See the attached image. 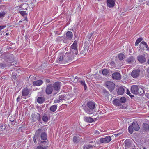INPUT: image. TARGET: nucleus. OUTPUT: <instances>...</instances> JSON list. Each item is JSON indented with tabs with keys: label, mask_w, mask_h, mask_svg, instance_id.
Returning <instances> with one entry per match:
<instances>
[{
	"label": "nucleus",
	"mask_w": 149,
	"mask_h": 149,
	"mask_svg": "<svg viewBox=\"0 0 149 149\" xmlns=\"http://www.w3.org/2000/svg\"><path fill=\"white\" fill-rule=\"evenodd\" d=\"M146 4L147 5L149 6V1H146Z\"/></svg>",
	"instance_id": "nucleus-57"
},
{
	"label": "nucleus",
	"mask_w": 149,
	"mask_h": 149,
	"mask_svg": "<svg viewBox=\"0 0 149 149\" xmlns=\"http://www.w3.org/2000/svg\"><path fill=\"white\" fill-rule=\"evenodd\" d=\"M45 100V99L44 97H38L37 99V102L39 104H42L43 103Z\"/></svg>",
	"instance_id": "nucleus-28"
},
{
	"label": "nucleus",
	"mask_w": 149,
	"mask_h": 149,
	"mask_svg": "<svg viewBox=\"0 0 149 149\" xmlns=\"http://www.w3.org/2000/svg\"><path fill=\"white\" fill-rule=\"evenodd\" d=\"M70 52L72 55H76L78 53L77 42L75 40L71 45L70 48Z\"/></svg>",
	"instance_id": "nucleus-3"
},
{
	"label": "nucleus",
	"mask_w": 149,
	"mask_h": 149,
	"mask_svg": "<svg viewBox=\"0 0 149 149\" xmlns=\"http://www.w3.org/2000/svg\"><path fill=\"white\" fill-rule=\"evenodd\" d=\"M44 80L45 81V83L46 84L50 83L51 81V80L50 79H45Z\"/></svg>",
	"instance_id": "nucleus-48"
},
{
	"label": "nucleus",
	"mask_w": 149,
	"mask_h": 149,
	"mask_svg": "<svg viewBox=\"0 0 149 149\" xmlns=\"http://www.w3.org/2000/svg\"><path fill=\"white\" fill-rule=\"evenodd\" d=\"M53 90L52 84H48L46 86L45 91V93L47 94H51L52 93Z\"/></svg>",
	"instance_id": "nucleus-9"
},
{
	"label": "nucleus",
	"mask_w": 149,
	"mask_h": 149,
	"mask_svg": "<svg viewBox=\"0 0 149 149\" xmlns=\"http://www.w3.org/2000/svg\"><path fill=\"white\" fill-rule=\"evenodd\" d=\"M57 62L60 64H65V62L64 61L63 55H60L57 57Z\"/></svg>",
	"instance_id": "nucleus-18"
},
{
	"label": "nucleus",
	"mask_w": 149,
	"mask_h": 149,
	"mask_svg": "<svg viewBox=\"0 0 149 149\" xmlns=\"http://www.w3.org/2000/svg\"><path fill=\"white\" fill-rule=\"evenodd\" d=\"M145 56V54L139 55L137 56V60L141 63L143 64L146 61Z\"/></svg>",
	"instance_id": "nucleus-10"
},
{
	"label": "nucleus",
	"mask_w": 149,
	"mask_h": 149,
	"mask_svg": "<svg viewBox=\"0 0 149 149\" xmlns=\"http://www.w3.org/2000/svg\"><path fill=\"white\" fill-rule=\"evenodd\" d=\"M114 135L116 137L117 136H119L118 133L115 134Z\"/></svg>",
	"instance_id": "nucleus-62"
},
{
	"label": "nucleus",
	"mask_w": 149,
	"mask_h": 149,
	"mask_svg": "<svg viewBox=\"0 0 149 149\" xmlns=\"http://www.w3.org/2000/svg\"><path fill=\"white\" fill-rule=\"evenodd\" d=\"M145 96L148 98L149 99V93H146Z\"/></svg>",
	"instance_id": "nucleus-52"
},
{
	"label": "nucleus",
	"mask_w": 149,
	"mask_h": 149,
	"mask_svg": "<svg viewBox=\"0 0 149 149\" xmlns=\"http://www.w3.org/2000/svg\"><path fill=\"white\" fill-rule=\"evenodd\" d=\"M70 98V96L66 94H64L60 95L59 96V99L61 100H67Z\"/></svg>",
	"instance_id": "nucleus-14"
},
{
	"label": "nucleus",
	"mask_w": 149,
	"mask_h": 149,
	"mask_svg": "<svg viewBox=\"0 0 149 149\" xmlns=\"http://www.w3.org/2000/svg\"><path fill=\"white\" fill-rule=\"evenodd\" d=\"M125 89L126 90V94H127L129 95L130 94H131V93L129 91V90L127 89V88H125Z\"/></svg>",
	"instance_id": "nucleus-50"
},
{
	"label": "nucleus",
	"mask_w": 149,
	"mask_h": 149,
	"mask_svg": "<svg viewBox=\"0 0 149 149\" xmlns=\"http://www.w3.org/2000/svg\"><path fill=\"white\" fill-rule=\"evenodd\" d=\"M62 40L61 37H58L56 39V41L58 42H61Z\"/></svg>",
	"instance_id": "nucleus-45"
},
{
	"label": "nucleus",
	"mask_w": 149,
	"mask_h": 149,
	"mask_svg": "<svg viewBox=\"0 0 149 149\" xmlns=\"http://www.w3.org/2000/svg\"><path fill=\"white\" fill-rule=\"evenodd\" d=\"M139 86L137 85H133L131 86V92L134 94H138V91Z\"/></svg>",
	"instance_id": "nucleus-15"
},
{
	"label": "nucleus",
	"mask_w": 149,
	"mask_h": 149,
	"mask_svg": "<svg viewBox=\"0 0 149 149\" xmlns=\"http://www.w3.org/2000/svg\"><path fill=\"white\" fill-rule=\"evenodd\" d=\"M75 79H78V80H77V81L78 80H79V77H77V76H76L75 77Z\"/></svg>",
	"instance_id": "nucleus-59"
},
{
	"label": "nucleus",
	"mask_w": 149,
	"mask_h": 149,
	"mask_svg": "<svg viewBox=\"0 0 149 149\" xmlns=\"http://www.w3.org/2000/svg\"><path fill=\"white\" fill-rule=\"evenodd\" d=\"M93 34V32H92L90 34H88L87 36V38L89 39V41H91L92 40V36Z\"/></svg>",
	"instance_id": "nucleus-39"
},
{
	"label": "nucleus",
	"mask_w": 149,
	"mask_h": 149,
	"mask_svg": "<svg viewBox=\"0 0 149 149\" xmlns=\"http://www.w3.org/2000/svg\"><path fill=\"white\" fill-rule=\"evenodd\" d=\"M36 149H46V147H43L41 146H39L37 147Z\"/></svg>",
	"instance_id": "nucleus-46"
},
{
	"label": "nucleus",
	"mask_w": 149,
	"mask_h": 149,
	"mask_svg": "<svg viewBox=\"0 0 149 149\" xmlns=\"http://www.w3.org/2000/svg\"><path fill=\"white\" fill-rule=\"evenodd\" d=\"M147 63L149 65V58L148 59V60L147 61Z\"/></svg>",
	"instance_id": "nucleus-61"
},
{
	"label": "nucleus",
	"mask_w": 149,
	"mask_h": 149,
	"mask_svg": "<svg viewBox=\"0 0 149 149\" xmlns=\"http://www.w3.org/2000/svg\"><path fill=\"white\" fill-rule=\"evenodd\" d=\"M138 94L142 95L144 93V91L143 88L139 86L138 90Z\"/></svg>",
	"instance_id": "nucleus-34"
},
{
	"label": "nucleus",
	"mask_w": 149,
	"mask_h": 149,
	"mask_svg": "<svg viewBox=\"0 0 149 149\" xmlns=\"http://www.w3.org/2000/svg\"><path fill=\"white\" fill-rule=\"evenodd\" d=\"M6 12L4 11H1L0 12V18L3 19L5 17Z\"/></svg>",
	"instance_id": "nucleus-40"
},
{
	"label": "nucleus",
	"mask_w": 149,
	"mask_h": 149,
	"mask_svg": "<svg viewBox=\"0 0 149 149\" xmlns=\"http://www.w3.org/2000/svg\"><path fill=\"white\" fill-rule=\"evenodd\" d=\"M146 0H139V1L140 2H142L144 1H145Z\"/></svg>",
	"instance_id": "nucleus-60"
},
{
	"label": "nucleus",
	"mask_w": 149,
	"mask_h": 149,
	"mask_svg": "<svg viewBox=\"0 0 149 149\" xmlns=\"http://www.w3.org/2000/svg\"><path fill=\"white\" fill-rule=\"evenodd\" d=\"M19 12L21 14V15L24 17L26 16L27 15V13L26 12L24 11H19Z\"/></svg>",
	"instance_id": "nucleus-42"
},
{
	"label": "nucleus",
	"mask_w": 149,
	"mask_h": 149,
	"mask_svg": "<svg viewBox=\"0 0 149 149\" xmlns=\"http://www.w3.org/2000/svg\"><path fill=\"white\" fill-rule=\"evenodd\" d=\"M31 118L32 122H35L37 120L40 122L41 121L40 115L39 113L36 112L32 114Z\"/></svg>",
	"instance_id": "nucleus-4"
},
{
	"label": "nucleus",
	"mask_w": 149,
	"mask_h": 149,
	"mask_svg": "<svg viewBox=\"0 0 149 149\" xmlns=\"http://www.w3.org/2000/svg\"><path fill=\"white\" fill-rule=\"evenodd\" d=\"M125 87L120 86L118 89L117 91V94L118 95L123 94L125 92Z\"/></svg>",
	"instance_id": "nucleus-19"
},
{
	"label": "nucleus",
	"mask_w": 149,
	"mask_h": 149,
	"mask_svg": "<svg viewBox=\"0 0 149 149\" xmlns=\"http://www.w3.org/2000/svg\"><path fill=\"white\" fill-rule=\"evenodd\" d=\"M8 65L5 62H3L0 63V67L1 68H4L7 67Z\"/></svg>",
	"instance_id": "nucleus-37"
},
{
	"label": "nucleus",
	"mask_w": 149,
	"mask_h": 149,
	"mask_svg": "<svg viewBox=\"0 0 149 149\" xmlns=\"http://www.w3.org/2000/svg\"><path fill=\"white\" fill-rule=\"evenodd\" d=\"M140 72V70H139L135 69L132 71L131 75L132 77L136 78L139 76Z\"/></svg>",
	"instance_id": "nucleus-12"
},
{
	"label": "nucleus",
	"mask_w": 149,
	"mask_h": 149,
	"mask_svg": "<svg viewBox=\"0 0 149 149\" xmlns=\"http://www.w3.org/2000/svg\"><path fill=\"white\" fill-rule=\"evenodd\" d=\"M96 104L94 102L92 101L88 102L86 104L87 107L84 108L85 112L88 114H91L94 112L95 109Z\"/></svg>",
	"instance_id": "nucleus-2"
},
{
	"label": "nucleus",
	"mask_w": 149,
	"mask_h": 149,
	"mask_svg": "<svg viewBox=\"0 0 149 149\" xmlns=\"http://www.w3.org/2000/svg\"><path fill=\"white\" fill-rule=\"evenodd\" d=\"M29 93V91L27 88H25L22 91V96H27Z\"/></svg>",
	"instance_id": "nucleus-21"
},
{
	"label": "nucleus",
	"mask_w": 149,
	"mask_h": 149,
	"mask_svg": "<svg viewBox=\"0 0 149 149\" xmlns=\"http://www.w3.org/2000/svg\"><path fill=\"white\" fill-rule=\"evenodd\" d=\"M146 103H147V105H148V107H149V101L148 102H146Z\"/></svg>",
	"instance_id": "nucleus-63"
},
{
	"label": "nucleus",
	"mask_w": 149,
	"mask_h": 149,
	"mask_svg": "<svg viewBox=\"0 0 149 149\" xmlns=\"http://www.w3.org/2000/svg\"><path fill=\"white\" fill-rule=\"evenodd\" d=\"M42 120L44 122H47L48 120V117L47 114L44 113L42 117Z\"/></svg>",
	"instance_id": "nucleus-30"
},
{
	"label": "nucleus",
	"mask_w": 149,
	"mask_h": 149,
	"mask_svg": "<svg viewBox=\"0 0 149 149\" xmlns=\"http://www.w3.org/2000/svg\"><path fill=\"white\" fill-rule=\"evenodd\" d=\"M147 75L149 76V67L147 68Z\"/></svg>",
	"instance_id": "nucleus-54"
},
{
	"label": "nucleus",
	"mask_w": 149,
	"mask_h": 149,
	"mask_svg": "<svg viewBox=\"0 0 149 149\" xmlns=\"http://www.w3.org/2000/svg\"><path fill=\"white\" fill-rule=\"evenodd\" d=\"M20 96H19L17 99V102H19L20 101Z\"/></svg>",
	"instance_id": "nucleus-53"
},
{
	"label": "nucleus",
	"mask_w": 149,
	"mask_h": 149,
	"mask_svg": "<svg viewBox=\"0 0 149 149\" xmlns=\"http://www.w3.org/2000/svg\"><path fill=\"white\" fill-rule=\"evenodd\" d=\"M123 133V132L121 131V132H120L117 133L118 134V135L119 136V135H120L122 134Z\"/></svg>",
	"instance_id": "nucleus-56"
},
{
	"label": "nucleus",
	"mask_w": 149,
	"mask_h": 149,
	"mask_svg": "<svg viewBox=\"0 0 149 149\" xmlns=\"http://www.w3.org/2000/svg\"><path fill=\"white\" fill-rule=\"evenodd\" d=\"M135 58L133 56H130L126 59V61L129 64H132L134 61Z\"/></svg>",
	"instance_id": "nucleus-25"
},
{
	"label": "nucleus",
	"mask_w": 149,
	"mask_h": 149,
	"mask_svg": "<svg viewBox=\"0 0 149 149\" xmlns=\"http://www.w3.org/2000/svg\"><path fill=\"white\" fill-rule=\"evenodd\" d=\"M125 146L126 149L130 148L132 145L131 141L129 139H126L125 141Z\"/></svg>",
	"instance_id": "nucleus-20"
},
{
	"label": "nucleus",
	"mask_w": 149,
	"mask_h": 149,
	"mask_svg": "<svg viewBox=\"0 0 149 149\" xmlns=\"http://www.w3.org/2000/svg\"><path fill=\"white\" fill-rule=\"evenodd\" d=\"M43 81L41 80H39L35 81H33V84L34 86H39L43 83Z\"/></svg>",
	"instance_id": "nucleus-24"
},
{
	"label": "nucleus",
	"mask_w": 149,
	"mask_h": 149,
	"mask_svg": "<svg viewBox=\"0 0 149 149\" xmlns=\"http://www.w3.org/2000/svg\"><path fill=\"white\" fill-rule=\"evenodd\" d=\"M109 73L108 70L107 69H104L102 71V73L104 75H107Z\"/></svg>",
	"instance_id": "nucleus-38"
},
{
	"label": "nucleus",
	"mask_w": 149,
	"mask_h": 149,
	"mask_svg": "<svg viewBox=\"0 0 149 149\" xmlns=\"http://www.w3.org/2000/svg\"><path fill=\"white\" fill-rule=\"evenodd\" d=\"M104 86L111 92L113 91L115 88V84L112 81L106 82L104 84Z\"/></svg>",
	"instance_id": "nucleus-5"
},
{
	"label": "nucleus",
	"mask_w": 149,
	"mask_h": 149,
	"mask_svg": "<svg viewBox=\"0 0 149 149\" xmlns=\"http://www.w3.org/2000/svg\"><path fill=\"white\" fill-rule=\"evenodd\" d=\"M133 126L132 125H130L129 126L128 128V130L130 134H132L133 132Z\"/></svg>",
	"instance_id": "nucleus-41"
},
{
	"label": "nucleus",
	"mask_w": 149,
	"mask_h": 149,
	"mask_svg": "<svg viewBox=\"0 0 149 149\" xmlns=\"http://www.w3.org/2000/svg\"><path fill=\"white\" fill-rule=\"evenodd\" d=\"M84 120L88 123H91L94 121V119L90 117L85 116L84 117Z\"/></svg>",
	"instance_id": "nucleus-23"
},
{
	"label": "nucleus",
	"mask_w": 149,
	"mask_h": 149,
	"mask_svg": "<svg viewBox=\"0 0 149 149\" xmlns=\"http://www.w3.org/2000/svg\"><path fill=\"white\" fill-rule=\"evenodd\" d=\"M102 93L103 95L105 97H108L109 95V92L105 89H103Z\"/></svg>",
	"instance_id": "nucleus-32"
},
{
	"label": "nucleus",
	"mask_w": 149,
	"mask_h": 149,
	"mask_svg": "<svg viewBox=\"0 0 149 149\" xmlns=\"http://www.w3.org/2000/svg\"><path fill=\"white\" fill-rule=\"evenodd\" d=\"M77 82L79 83L81 85L84 87V90H85L87 89V87L84 80H78Z\"/></svg>",
	"instance_id": "nucleus-22"
},
{
	"label": "nucleus",
	"mask_w": 149,
	"mask_h": 149,
	"mask_svg": "<svg viewBox=\"0 0 149 149\" xmlns=\"http://www.w3.org/2000/svg\"><path fill=\"white\" fill-rule=\"evenodd\" d=\"M81 138H80L79 136L77 135L73 137V141L75 143H77L80 141Z\"/></svg>",
	"instance_id": "nucleus-26"
},
{
	"label": "nucleus",
	"mask_w": 149,
	"mask_h": 149,
	"mask_svg": "<svg viewBox=\"0 0 149 149\" xmlns=\"http://www.w3.org/2000/svg\"><path fill=\"white\" fill-rule=\"evenodd\" d=\"M113 103L115 105L119 106L121 105L120 101L118 99H116L113 100Z\"/></svg>",
	"instance_id": "nucleus-29"
},
{
	"label": "nucleus",
	"mask_w": 149,
	"mask_h": 149,
	"mask_svg": "<svg viewBox=\"0 0 149 149\" xmlns=\"http://www.w3.org/2000/svg\"><path fill=\"white\" fill-rule=\"evenodd\" d=\"M112 78L116 80H120L121 79V75L118 72H114L112 74Z\"/></svg>",
	"instance_id": "nucleus-16"
},
{
	"label": "nucleus",
	"mask_w": 149,
	"mask_h": 149,
	"mask_svg": "<svg viewBox=\"0 0 149 149\" xmlns=\"http://www.w3.org/2000/svg\"><path fill=\"white\" fill-rule=\"evenodd\" d=\"M115 0H107V6L109 8L113 7L115 5Z\"/></svg>",
	"instance_id": "nucleus-17"
},
{
	"label": "nucleus",
	"mask_w": 149,
	"mask_h": 149,
	"mask_svg": "<svg viewBox=\"0 0 149 149\" xmlns=\"http://www.w3.org/2000/svg\"><path fill=\"white\" fill-rule=\"evenodd\" d=\"M124 55L122 53H120L118 54V58L119 60H122L125 58Z\"/></svg>",
	"instance_id": "nucleus-36"
},
{
	"label": "nucleus",
	"mask_w": 149,
	"mask_h": 149,
	"mask_svg": "<svg viewBox=\"0 0 149 149\" xmlns=\"http://www.w3.org/2000/svg\"><path fill=\"white\" fill-rule=\"evenodd\" d=\"M61 82H55L52 85L53 89L54 88V90L56 91H59L61 86Z\"/></svg>",
	"instance_id": "nucleus-13"
},
{
	"label": "nucleus",
	"mask_w": 149,
	"mask_h": 149,
	"mask_svg": "<svg viewBox=\"0 0 149 149\" xmlns=\"http://www.w3.org/2000/svg\"><path fill=\"white\" fill-rule=\"evenodd\" d=\"M12 77V78L14 80L16 79L17 78L16 75L14 73H13Z\"/></svg>",
	"instance_id": "nucleus-47"
},
{
	"label": "nucleus",
	"mask_w": 149,
	"mask_h": 149,
	"mask_svg": "<svg viewBox=\"0 0 149 149\" xmlns=\"http://www.w3.org/2000/svg\"><path fill=\"white\" fill-rule=\"evenodd\" d=\"M74 56L72 55L70 53H66L63 55L64 61L65 63L70 62L73 58Z\"/></svg>",
	"instance_id": "nucleus-6"
},
{
	"label": "nucleus",
	"mask_w": 149,
	"mask_h": 149,
	"mask_svg": "<svg viewBox=\"0 0 149 149\" xmlns=\"http://www.w3.org/2000/svg\"><path fill=\"white\" fill-rule=\"evenodd\" d=\"M60 100H55L54 101V102L55 103H59L60 102Z\"/></svg>",
	"instance_id": "nucleus-51"
},
{
	"label": "nucleus",
	"mask_w": 149,
	"mask_h": 149,
	"mask_svg": "<svg viewBox=\"0 0 149 149\" xmlns=\"http://www.w3.org/2000/svg\"><path fill=\"white\" fill-rule=\"evenodd\" d=\"M95 133L96 134H99L100 133H99V132L98 131H97V130H95Z\"/></svg>",
	"instance_id": "nucleus-58"
},
{
	"label": "nucleus",
	"mask_w": 149,
	"mask_h": 149,
	"mask_svg": "<svg viewBox=\"0 0 149 149\" xmlns=\"http://www.w3.org/2000/svg\"><path fill=\"white\" fill-rule=\"evenodd\" d=\"M120 103H125L126 101V99L124 97H122L119 100Z\"/></svg>",
	"instance_id": "nucleus-44"
},
{
	"label": "nucleus",
	"mask_w": 149,
	"mask_h": 149,
	"mask_svg": "<svg viewBox=\"0 0 149 149\" xmlns=\"http://www.w3.org/2000/svg\"><path fill=\"white\" fill-rule=\"evenodd\" d=\"M132 125L134 130L135 131H138L139 130L140 127L136 122H133L132 124Z\"/></svg>",
	"instance_id": "nucleus-27"
},
{
	"label": "nucleus",
	"mask_w": 149,
	"mask_h": 149,
	"mask_svg": "<svg viewBox=\"0 0 149 149\" xmlns=\"http://www.w3.org/2000/svg\"><path fill=\"white\" fill-rule=\"evenodd\" d=\"M47 138V132L43 131L41 128L37 130L35 132L33 138V141L35 144L37 143V141L41 143L45 144L47 143L46 140Z\"/></svg>",
	"instance_id": "nucleus-1"
},
{
	"label": "nucleus",
	"mask_w": 149,
	"mask_h": 149,
	"mask_svg": "<svg viewBox=\"0 0 149 149\" xmlns=\"http://www.w3.org/2000/svg\"><path fill=\"white\" fill-rule=\"evenodd\" d=\"M129 96L131 97V98L132 99H133V98L134 97V96L130 94Z\"/></svg>",
	"instance_id": "nucleus-55"
},
{
	"label": "nucleus",
	"mask_w": 149,
	"mask_h": 149,
	"mask_svg": "<svg viewBox=\"0 0 149 149\" xmlns=\"http://www.w3.org/2000/svg\"><path fill=\"white\" fill-rule=\"evenodd\" d=\"M66 36L64 37V40H63V42L66 43L68 40H71L73 37V34L70 31H67L66 34Z\"/></svg>",
	"instance_id": "nucleus-7"
},
{
	"label": "nucleus",
	"mask_w": 149,
	"mask_h": 149,
	"mask_svg": "<svg viewBox=\"0 0 149 149\" xmlns=\"http://www.w3.org/2000/svg\"><path fill=\"white\" fill-rule=\"evenodd\" d=\"M9 34V33L8 32V33H6V36H8V35Z\"/></svg>",
	"instance_id": "nucleus-64"
},
{
	"label": "nucleus",
	"mask_w": 149,
	"mask_h": 149,
	"mask_svg": "<svg viewBox=\"0 0 149 149\" xmlns=\"http://www.w3.org/2000/svg\"><path fill=\"white\" fill-rule=\"evenodd\" d=\"M6 127L5 125L3 124H0V130L2 131L4 130H5Z\"/></svg>",
	"instance_id": "nucleus-43"
},
{
	"label": "nucleus",
	"mask_w": 149,
	"mask_h": 149,
	"mask_svg": "<svg viewBox=\"0 0 149 149\" xmlns=\"http://www.w3.org/2000/svg\"><path fill=\"white\" fill-rule=\"evenodd\" d=\"M111 140V136H107L105 138H101L100 139V142L101 143H107L109 142Z\"/></svg>",
	"instance_id": "nucleus-11"
},
{
	"label": "nucleus",
	"mask_w": 149,
	"mask_h": 149,
	"mask_svg": "<svg viewBox=\"0 0 149 149\" xmlns=\"http://www.w3.org/2000/svg\"><path fill=\"white\" fill-rule=\"evenodd\" d=\"M143 38L142 37H141L138 38L135 42V46H137L138 45L140 42L143 40Z\"/></svg>",
	"instance_id": "nucleus-35"
},
{
	"label": "nucleus",
	"mask_w": 149,
	"mask_h": 149,
	"mask_svg": "<svg viewBox=\"0 0 149 149\" xmlns=\"http://www.w3.org/2000/svg\"><path fill=\"white\" fill-rule=\"evenodd\" d=\"M6 27V25H1L0 26V31L2 29H4Z\"/></svg>",
	"instance_id": "nucleus-49"
},
{
	"label": "nucleus",
	"mask_w": 149,
	"mask_h": 149,
	"mask_svg": "<svg viewBox=\"0 0 149 149\" xmlns=\"http://www.w3.org/2000/svg\"><path fill=\"white\" fill-rule=\"evenodd\" d=\"M139 48L140 49L142 50H145V48H146V50L149 51V47L146 42L144 41H142L140 43L139 46Z\"/></svg>",
	"instance_id": "nucleus-8"
},
{
	"label": "nucleus",
	"mask_w": 149,
	"mask_h": 149,
	"mask_svg": "<svg viewBox=\"0 0 149 149\" xmlns=\"http://www.w3.org/2000/svg\"><path fill=\"white\" fill-rule=\"evenodd\" d=\"M57 106L56 105H53L52 106L50 107V110L53 112H55L56 110Z\"/></svg>",
	"instance_id": "nucleus-33"
},
{
	"label": "nucleus",
	"mask_w": 149,
	"mask_h": 149,
	"mask_svg": "<svg viewBox=\"0 0 149 149\" xmlns=\"http://www.w3.org/2000/svg\"><path fill=\"white\" fill-rule=\"evenodd\" d=\"M143 129L146 131H147L149 130V125L147 123H143Z\"/></svg>",
	"instance_id": "nucleus-31"
}]
</instances>
